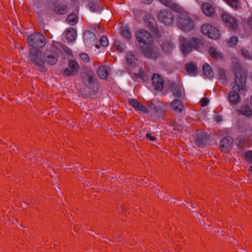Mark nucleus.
Segmentation results:
<instances>
[{
    "label": "nucleus",
    "instance_id": "1",
    "mask_svg": "<svg viewBox=\"0 0 252 252\" xmlns=\"http://www.w3.org/2000/svg\"><path fill=\"white\" fill-rule=\"evenodd\" d=\"M234 81L231 83V91L228 93V98L230 104H237L240 101L239 93L246 92L247 74L242 64L235 62L233 67Z\"/></svg>",
    "mask_w": 252,
    "mask_h": 252
},
{
    "label": "nucleus",
    "instance_id": "2",
    "mask_svg": "<svg viewBox=\"0 0 252 252\" xmlns=\"http://www.w3.org/2000/svg\"><path fill=\"white\" fill-rule=\"evenodd\" d=\"M81 80L84 85L90 90V91L81 90L79 93L82 97L90 98L92 95L98 93L99 83L92 71L87 70L82 72Z\"/></svg>",
    "mask_w": 252,
    "mask_h": 252
},
{
    "label": "nucleus",
    "instance_id": "3",
    "mask_svg": "<svg viewBox=\"0 0 252 252\" xmlns=\"http://www.w3.org/2000/svg\"><path fill=\"white\" fill-rule=\"evenodd\" d=\"M29 59L35 65L38 67L40 72L45 70V61L43 58V54L41 50L30 48L29 52Z\"/></svg>",
    "mask_w": 252,
    "mask_h": 252
},
{
    "label": "nucleus",
    "instance_id": "4",
    "mask_svg": "<svg viewBox=\"0 0 252 252\" xmlns=\"http://www.w3.org/2000/svg\"><path fill=\"white\" fill-rule=\"evenodd\" d=\"M177 26L182 31L189 32L193 30L194 23L188 13L181 14L178 18Z\"/></svg>",
    "mask_w": 252,
    "mask_h": 252
},
{
    "label": "nucleus",
    "instance_id": "5",
    "mask_svg": "<svg viewBox=\"0 0 252 252\" xmlns=\"http://www.w3.org/2000/svg\"><path fill=\"white\" fill-rule=\"evenodd\" d=\"M27 42L30 46L33 49H40L46 44V39L44 36L40 33H34L31 34L27 38Z\"/></svg>",
    "mask_w": 252,
    "mask_h": 252
},
{
    "label": "nucleus",
    "instance_id": "6",
    "mask_svg": "<svg viewBox=\"0 0 252 252\" xmlns=\"http://www.w3.org/2000/svg\"><path fill=\"white\" fill-rule=\"evenodd\" d=\"M135 36L141 47H143L145 45H149L150 43H153L152 35L145 30L140 29L138 30Z\"/></svg>",
    "mask_w": 252,
    "mask_h": 252
},
{
    "label": "nucleus",
    "instance_id": "7",
    "mask_svg": "<svg viewBox=\"0 0 252 252\" xmlns=\"http://www.w3.org/2000/svg\"><path fill=\"white\" fill-rule=\"evenodd\" d=\"M58 52L59 49L56 46H52L47 48L44 54V61L50 65H54L58 60Z\"/></svg>",
    "mask_w": 252,
    "mask_h": 252
},
{
    "label": "nucleus",
    "instance_id": "8",
    "mask_svg": "<svg viewBox=\"0 0 252 252\" xmlns=\"http://www.w3.org/2000/svg\"><path fill=\"white\" fill-rule=\"evenodd\" d=\"M142 52L145 57L157 60L160 57V53L157 48L153 45V43H149V45H145L143 47H141Z\"/></svg>",
    "mask_w": 252,
    "mask_h": 252
},
{
    "label": "nucleus",
    "instance_id": "9",
    "mask_svg": "<svg viewBox=\"0 0 252 252\" xmlns=\"http://www.w3.org/2000/svg\"><path fill=\"white\" fill-rule=\"evenodd\" d=\"M201 30L203 34L208 36L211 39H217L220 37V31L209 24H203L201 27Z\"/></svg>",
    "mask_w": 252,
    "mask_h": 252
},
{
    "label": "nucleus",
    "instance_id": "10",
    "mask_svg": "<svg viewBox=\"0 0 252 252\" xmlns=\"http://www.w3.org/2000/svg\"><path fill=\"white\" fill-rule=\"evenodd\" d=\"M158 19L160 22L166 26H171L174 22V17L172 13L167 10H160L158 12Z\"/></svg>",
    "mask_w": 252,
    "mask_h": 252
},
{
    "label": "nucleus",
    "instance_id": "11",
    "mask_svg": "<svg viewBox=\"0 0 252 252\" xmlns=\"http://www.w3.org/2000/svg\"><path fill=\"white\" fill-rule=\"evenodd\" d=\"M221 18L225 25L230 29L235 30L238 26L237 20L233 16L226 12H223L221 15Z\"/></svg>",
    "mask_w": 252,
    "mask_h": 252
},
{
    "label": "nucleus",
    "instance_id": "12",
    "mask_svg": "<svg viewBox=\"0 0 252 252\" xmlns=\"http://www.w3.org/2000/svg\"><path fill=\"white\" fill-rule=\"evenodd\" d=\"M180 48L184 56H186L191 53L192 50V46L190 41V39L182 36L179 39Z\"/></svg>",
    "mask_w": 252,
    "mask_h": 252
},
{
    "label": "nucleus",
    "instance_id": "13",
    "mask_svg": "<svg viewBox=\"0 0 252 252\" xmlns=\"http://www.w3.org/2000/svg\"><path fill=\"white\" fill-rule=\"evenodd\" d=\"M209 137V136L206 132L202 131L197 132L194 138L195 145L199 148L205 147Z\"/></svg>",
    "mask_w": 252,
    "mask_h": 252
},
{
    "label": "nucleus",
    "instance_id": "14",
    "mask_svg": "<svg viewBox=\"0 0 252 252\" xmlns=\"http://www.w3.org/2000/svg\"><path fill=\"white\" fill-rule=\"evenodd\" d=\"M83 39L84 42L88 46H95L96 48H99V45L97 44L95 35L91 31L86 30L84 32Z\"/></svg>",
    "mask_w": 252,
    "mask_h": 252
},
{
    "label": "nucleus",
    "instance_id": "15",
    "mask_svg": "<svg viewBox=\"0 0 252 252\" xmlns=\"http://www.w3.org/2000/svg\"><path fill=\"white\" fill-rule=\"evenodd\" d=\"M145 22L149 30L155 35L159 34L156 20L151 14H147L144 18Z\"/></svg>",
    "mask_w": 252,
    "mask_h": 252
},
{
    "label": "nucleus",
    "instance_id": "16",
    "mask_svg": "<svg viewBox=\"0 0 252 252\" xmlns=\"http://www.w3.org/2000/svg\"><path fill=\"white\" fill-rule=\"evenodd\" d=\"M233 139L229 136L223 137L220 143L221 151L224 153H228L230 150L233 144Z\"/></svg>",
    "mask_w": 252,
    "mask_h": 252
},
{
    "label": "nucleus",
    "instance_id": "17",
    "mask_svg": "<svg viewBox=\"0 0 252 252\" xmlns=\"http://www.w3.org/2000/svg\"><path fill=\"white\" fill-rule=\"evenodd\" d=\"M153 85L157 91H161L164 85V81L162 77L157 73H154L152 78Z\"/></svg>",
    "mask_w": 252,
    "mask_h": 252
},
{
    "label": "nucleus",
    "instance_id": "18",
    "mask_svg": "<svg viewBox=\"0 0 252 252\" xmlns=\"http://www.w3.org/2000/svg\"><path fill=\"white\" fill-rule=\"evenodd\" d=\"M165 6L170 8L178 13H182L183 9L178 4L174 2L173 0H159Z\"/></svg>",
    "mask_w": 252,
    "mask_h": 252
},
{
    "label": "nucleus",
    "instance_id": "19",
    "mask_svg": "<svg viewBox=\"0 0 252 252\" xmlns=\"http://www.w3.org/2000/svg\"><path fill=\"white\" fill-rule=\"evenodd\" d=\"M128 103L137 111H141L145 114H147L148 112V110L146 107L134 98L129 99Z\"/></svg>",
    "mask_w": 252,
    "mask_h": 252
},
{
    "label": "nucleus",
    "instance_id": "20",
    "mask_svg": "<svg viewBox=\"0 0 252 252\" xmlns=\"http://www.w3.org/2000/svg\"><path fill=\"white\" fill-rule=\"evenodd\" d=\"M168 89L175 97L182 96V89L174 82H171L168 84Z\"/></svg>",
    "mask_w": 252,
    "mask_h": 252
},
{
    "label": "nucleus",
    "instance_id": "21",
    "mask_svg": "<svg viewBox=\"0 0 252 252\" xmlns=\"http://www.w3.org/2000/svg\"><path fill=\"white\" fill-rule=\"evenodd\" d=\"M190 39L193 50L201 52L203 47V42L202 39L199 37H192Z\"/></svg>",
    "mask_w": 252,
    "mask_h": 252
},
{
    "label": "nucleus",
    "instance_id": "22",
    "mask_svg": "<svg viewBox=\"0 0 252 252\" xmlns=\"http://www.w3.org/2000/svg\"><path fill=\"white\" fill-rule=\"evenodd\" d=\"M170 106L174 111L177 113H181L184 108L183 102L178 99L173 100L170 104Z\"/></svg>",
    "mask_w": 252,
    "mask_h": 252
},
{
    "label": "nucleus",
    "instance_id": "23",
    "mask_svg": "<svg viewBox=\"0 0 252 252\" xmlns=\"http://www.w3.org/2000/svg\"><path fill=\"white\" fill-rule=\"evenodd\" d=\"M109 68H110L105 65H101L98 67L97 73L100 79L106 80L108 78Z\"/></svg>",
    "mask_w": 252,
    "mask_h": 252
},
{
    "label": "nucleus",
    "instance_id": "24",
    "mask_svg": "<svg viewBox=\"0 0 252 252\" xmlns=\"http://www.w3.org/2000/svg\"><path fill=\"white\" fill-rule=\"evenodd\" d=\"M132 77L133 79L135 78V79H137L138 78H140L143 82L149 80L148 74L145 71L142 67H140V68H139V72L138 73H134Z\"/></svg>",
    "mask_w": 252,
    "mask_h": 252
},
{
    "label": "nucleus",
    "instance_id": "25",
    "mask_svg": "<svg viewBox=\"0 0 252 252\" xmlns=\"http://www.w3.org/2000/svg\"><path fill=\"white\" fill-rule=\"evenodd\" d=\"M201 9L203 13L208 16H211L215 12L213 6L208 2L202 4Z\"/></svg>",
    "mask_w": 252,
    "mask_h": 252
},
{
    "label": "nucleus",
    "instance_id": "26",
    "mask_svg": "<svg viewBox=\"0 0 252 252\" xmlns=\"http://www.w3.org/2000/svg\"><path fill=\"white\" fill-rule=\"evenodd\" d=\"M174 47L175 45L169 40H163L160 44L161 49L166 52L171 51Z\"/></svg>",
    "mask_w": 252,
    "mask_h": 252
},
{
    "label": "nucleus",
    "instance_id": "27",
    "mask_svg": "<svg viewBox=\"0 0 252 252\" xmlns=\"http://www.w3.org/2000/svg\"><path fill=\"white\" fill-rule=\"evenodd\" d=\"M185 69L186 71L189 74L195 75L197 74V65L193 62L186 64Z\"/></svg>",
    "mask_w": 252,
    "mask_h": 252
},
{
    "label": "nucleus",
    "instance_id": "28",
    "mask_svg": "<svg viewBox=\"0 0 252 252\" xmlns=\"http://www.w3.org/2000/svg\"><path fill=\"white\" fill-rule=\"evenodd\" d=\"M77 32L72 27L69 28L66 31V38L68 42L75 41L76 39Z\"/></svg>",
    "mask_w": 252,
    "mask_h": 252
},
{
    "label": "nucleus",
    "instance_id": "29",
    "mask_svg": "<svg viewBox=\"0 0 252 252\" xmlns=\"http://www.w3.org/2000/svg\"><path fill=\"white\" fill-rule=\"evenodd\" d=\"M208 53L210 56L216 60H220L223 58L222 53L218 51L217 49L213 46L210 47L208 49Z\"/></svg>",
    "mask_w": 252,
    "mask_h": 252
},
{
    "label": "nucleus",
    "instance_id": "30",
    "mask_svg": "<svg viewBox=\"0 0 252 252\" xmlns=\"http://www.w3.org/2000/svg\"><path fill=\"white\" fill-rule=\"evenodd\" d=\"M204 75L208 78L212 79L214 76V72L211 66L207 63H205L202 67Z\"/></svg>",
    "mask_w": 252,
    "mask_h": 252
},
{
    "label": "nucleus",
    "instance_id": "31",
    "mask_svg": "<svg viewBox=\"0 0 252 252\" xmlns=\"http://www.w3.org/2000/svg\"><path fill=\"white\" fill-rule=\"evenodd\" d=\"M237 112L247 117H250L252 115V110L249 106H243L237 110Z\"/></svg>",
    "mask_w": 252,
    "mask_h": 252
},
{
    "label": "nucleus",
    "instance_id": "32",
    "mask_svg": "<svg viewBox=\"0 0 252 252\" xmlns=\"http://www.w3.org/2000/svg\"><path fill=\"white\" fill-rule=\"evenodd\" d=\"M126 63L129 65L134 66L137 61L136 57L132 54V52H129L126 54Z\"/></svg>",
    "mask_w": 252,
    "mask_h": 252
},
{
    "label": "nucleus",
    "instance_id": "33",
    "mask_svg": "<svg viewBox=\"0 0 252 252\" xmlns=\"http://www.w3.org/2000/svg\"><path fill=\"white\" fill-rule=\"evenodd\" d=\"M53 10L57 14H64L66 12L67 6L64 4L59 5L55 6Z\"/></svg>",
    "mask_w": 252,
    "mask_h": 252
},
{
    "label": "nucleus",
    "instance_id": "34",
    "mask_svg": "<svg viewBox=\"0 0 252 252\" xmlns=\"http://www.w3.org/2000/svg\"><path fill=\"white\" fill-rule=\"evenodd\" d=\"M217 76L218 79L223 84L226 82L225 71L223 69L219 68L218 70Z\"/></svg>",
    "mask_w": 252,
    "mask_h": 252
},
{
    "label": "nucleus",
    "instance_id": "35",
    "mask_svg": "<svg viewBox=\"0 0 252 252\" xmlns=\"http://www.w3.org/2000/svg\"><path fill=\"white\" fill-rule=\"evenodd\" d=\"M68 66L69 68L72 70V72H74L75 74L78 72L79 66L75 60H70L68 63Z\"/></svg>",
    "mask_w": 252,
    "mask_h": 252
},
{
    "label": "nucleus",
    "instance_id": "36",
    "mask_svg": "<svg viewBox=\"0 0 252 252\" xmlns=\"http://www.w3.org/2000/svg\"><path fill=\"white\" fill-rule=\"evenodd\" d=\"M66 21L68 23L73 25L77 23L78 18L75 13H71L67 17Z\"/></svg>",
    "mask_w": 252,
    "mask_h": 252
},
{
    "label": "nucleus",
    "instance_id": "37",
    "mask_svg": "<svg viewBox=\"0 0 252 252\" xmlns=\"http://www.w3.org/2000/svg\"><path fill=\"white\" fill-rule=\"evenodd\" d=\"M236 124L239 130L242 132H245L248 128V124L242 121H237Z\"/></svg>",
    "mask_w": 252,
    "mask_h": 252
},
{
    "label": "nucleus",
    "instance_id": "38",
    "mask_svg": "<svg viewBox=\"0 0 252 252\" xmlns=\"http://www.w3.org/2000/svg\"><path fill=\"white\" fill-rule=\"evenodd\" d=\"M114 46L116 50L121 53L125 51V45L119 41H115L114 43Z\"/></svg>",
    "mask_w": 252,
    "mask_h": 252
},
{
    "label": "nucleus",
    "instance_id": "39",
    "mask_svg": "<svg viewBox=\"0 0 252 252\" xmlns=\"http://www.w3.org/2000/svg\"><path fill=\"white\" fill-rule=\"evenodd\" d=\"M230 7L236 10L239 7L238 0H223Z\"/></svg>",
    "mask_w": 252,
    "mask_h": 252
},
{
    "label": "nucleus",
    "instance_id": "40",
    "mask_svg": "<svg viewBox=\"0 0 252 252\" xmlns=\"http://www.w3.org/2000/svg\"><path fill=\"white\" fill-rule=\"evenodd\" d=\"M243 158L248 163L252 164V151H246Z\"/></svg>",
    "mask_w": 252,
    "mask_h": 252
},
{
    "label": "nucleus",
    "instance_id": "41",
    "mask_svg": "<svg viewBox=\"0 0 252 252\" xmlns=\"http://www.w3.org/2000/svg\"><path fill=\"white\" fill-rule=\"evenodd\" d=\"M122 34L126 38H130L131 36V33L128 29L126 27H122L121 29Z\"/></svg>",
    "mask_w": 252,
    "mask_h": 252
},
{
    "label": "nucleus",
    "instance_id": "42",
    "mask_svg": "<svg viewBox=\"0 0 252 252\" xmlns=\"http://www.w3.org/2000/svg\"><path fill=\"white\" fill-rule=\"evenodd\" d=\"M99 43L100 45L104 47H105L108 45V40L106 36H102L99 39Z\"/></svg>",
    "mask_w": 252,
    "mask_h": 252
},
{
    "label": "nucleus",
    "instance_id": "43",
    "mask_svg": "<svg viewBox=\"0 0 252 252\" xmlns=\"http://www.w3.org/2000/svg\"><path fill=\"white\" fill-rule=\"evenodd\" d=\"M242 55L247 59L252 60V56L250 55L249 50L246 49H242L241 50Z\"/></svg>",
    "mask_w": 252,
    "mask_h": 252
},
{
    "label": "nucleus",
    "instance_id": "44",
    "mask_svg": "<svg viewBox=\"0 0 252 252\" xmlns=\"http://www.w3.org/2000/svg\"><path fill=\"white\" fill-rule=\"evenodd\" d=\"M238 41V38L236 36H233L231 37L229 39L228 43L230 45L234 46L237 43Z\"/></svg>",
    "mask_w": 252,
    "mask_h": 252
},
{
    "label": "nucleus",
    "instance_id": "45",
    "mask_svg": "<svg viewBox=\"0 0 252 252\" xmlns=\"http://www.w3.org/2000/svg\"><path fill=\"white\" fill-rule=\"evenodd\" d=\"M88 7L90 10L92 12L95 11L96 3L94 1H90L88 3Z\"/></svg>",
    "mask_w": 252,
    "mask_h": 252
},
{
    "label": "nucleus",
    "instance_id": "46",
    "mask_svg": "<svg viewBox=\"0 0 252 252\" xmlns=\"http://www.w3.org/2000/svg\"><path fill=\"white\" fill-rule=\"evenodd\" d=\"M63 74L66 76H71L75 74L74 72H72V70L67 67H66L63 71Z\"/></svg>",
    "mask_w": 252,
    "mask_h": 252
},
{
    "label": "nucleus",
    "instance_id": "47",
    "mask_svg": "<svg viewBox=\"0 0 252 252\" xmlns=\"http://www.w3.org/2000/svg\"><path fill=\"white\" fill-rule=\"evenodd\" d=\"M80 58L85 62L87 63L89 62L90 58L88 54L86 53H82L80 55Z\"/></svg>",
    "mask_w": 252,
    "mask_h": 252
},
{
    "label": "nucleus",
    "instance_id": "48",
    "mask_svg": "<svg viewBox=\"0 0 252 252\" xmlns=\"http://www.w3.org/2000/svg\"><path fill=\"white\" fill-rule=\"evenodd\" d=\"M209 102V99L207 97H203L200 101V103L201 104V106L202 107H205L207 106Z\"/></svg>",
    "mask_w": 252,
    "mask_h": 252
},
{
    "label": "nucleus",
    "instance_id": "49",
    "mask_svg": "<svg viewBox=\"0 0 252 252\" xmlns=\"http://www.w3.org/2000/svg\"><path fill=\"white\" fill-rule=\"evenodd\" d=\"M246 23L248 27L252 30V17L250 16L248 18Z\"/></svg>",
    "mask_w": 252,
    "mask_h": 252
},
{
    "label": "nucleus",
    "instance_id": "50",
    "mask_svg": "<svg viewBox=\"0 0 252 252\" xmlns=\"http://www.w3.org/2000/svg\"><path fill=\"white\" fill-rule=\"evenodd\" d=\"M146 137L152 141H155L157 138L155 136H152L151 134L148 133L146 134Z\"/></svg>",
    "mask_w": 252,
    "mask_h": 252
},
{
    "label": "nucleus",
    "instance_id": "51",
    "mask_svg": "<svg viewBox=\"0 0 252 252\" xmlns=\"http://www.w3.org/2000/svg\"><path fill=\"white\" fill-rule=\"evenodd\" d=\"M215 121L217 122H220L222 120V117L220 115H217L215 116Z\"/></svg>",
    "mask_w": 252,
    "mask_h": 252
},
{
    "label": "nucleus",
    "instance_id": "52",
    "mask_svg": "<svg viewBox=\"0 0 252 252\" xmlns=\"http://www.w3.org/2000/svg\"><path fill=\"white\" fill-rule=\"evenodd\" d=\"M165 194V193L163 191H162L160 192V194H158V197L161 199H163L164 200H165V197L164 196V194Z\"/></svg>",
    "mask_w": 252,
    "mask_h": 252
},
{
    "label": "nucleus",
    "instance_id": "53",
    "mask_svg": "<svg viewBox=\"0 0 252 252\" xmlns=\"http://www.w3.org/2000/svg\"><path fill=\"white\" fill-rule=\"evenodd\" d=\"M142 1L145 4H149L153 2V0H142Z\"/></svg>",
    "mask_w": 252,
    "mask_h": 252
},
{
    "label": "nucleus",
    "instance_id": "54",
    "mask_svg": "<svg viewBox=\"0 0 252 252\" xmlns=\"http://www.w3.org/2000/svg\"><path fill=\"white\" fill-rule=\"evenodd\" d=\"M30 204V203H26L25 202H23L22 204H21V206L22 207H24V208H25L26 207L27 205H29V204Z\"/></svg>",
    "mask_w": 252,
    "mask_h": 252
},
{
    "label": "nucleus",
    "instance_id": "55",
    "mask_svg": "<svg viewBox=\"0 0 252 252\" xmlns=\"http://www.w3.org/2000/svg\"><path fill=\"white\" fill-rule=\"evenodd\" d=\"M249 171L252 172V165L250 166L249 168Z\"/></svg>",
    "mask_w": 252,
    "mask_h": 252
},
{
    "label": "nucleus",
    "instance_id": "56",
    "mask_svg": "<svg viewBox=\"0 0 252 252\" xmlns=\"http://www.w3.org/2000/svg\"><path fill=\"white\" fill-rule=\"evenodd\" d=\"M250 103H251V105H252V95L250 98Z\"/></svg>",
    "mask_w": 252,
    "mask_h": 252
},
{
    "label": "nucleus",
    "instance_id": "57",
    "mask_svg": "<svg viewBox=\"0 0 252 252\" xmlns=\"http://www.w3.org/2000/svg\"><path fill=\"white\" fill-rule=\"evenodd\" d=\"M66 52H71V51H70V50L69 48H68L67 51H66Z\"/></svg>",
    "mask_w": 252,
    "mask_h": 252
}]
</instances>
